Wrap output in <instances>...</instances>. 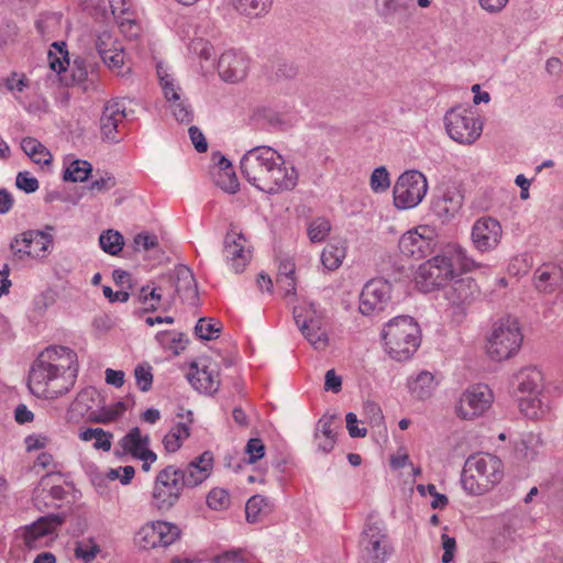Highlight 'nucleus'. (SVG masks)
Listing matches in <instances>:
<instances>
[{"instance_id":"obj_1","label":"nucleus","mask_w":563,"mask_h":563,"mask_svg":"<svg viewBox=\"0 0 563 563\" xmlns=\"http://www.w3.org/2000/svg\"><path fill=\"white\" fill-rule=\"evenodd\" d=\"M478 264L468 257L466 251L457 244H448L440 254L422 263L416 274V283L423 292L445 288L455 277L457 268L468 272Z\"/></svg>"},{"instance_id":"obj_2","label":"nucleus","mask_w":563,"mask_h":563,"mask_svg":"<svg viewBox=\"0 0 563 563\" xmlns=\"http://www.w3.org/2000/svg\"><path fill=\"white\" fill-rule=\"evenodd\" d=\"M386 351L396 361H407L421 343V330L410 316H398L389 320L382 333Z\"/></svg>"},{"instance_id":"obj_3","label":"nucleus","mask_w":563,"mask_h":563,"mask_svg":"<svg viewBox=\"0 0 563 563\" xmlns=\"http://www.w3.org/2000/svg\"><path fill=\"white\" fill-rule=\"evenodd\" d=\"M51 352L42 351L31 366L27 386L30 391L44 398H58L69 391V386L55 384L60 377L52 366Z\"/></svg>"},{"instance_id":"obj_4","label":"nucleus","mask_w":563,"mask_h":563,"mask_svg":"<svg viewBox=\"0 0 563 563\" xmlns=\"http://www.w3.org/2000/svg\"><path fill=\"white\" fill-rule=\"evenodd\" d=\"M523 336L516 318H501L495 323L487 343L492 360L503 361L514 356L521 346Z\"/></svg>"},{"instance_id":"obj_5","label":"nucleus","mask_w":563,"mask_h":563,"mask_svg":"<svg viewBox=\"0 0 563 563\" xmlns=\"http://www.w3.org/2000/svg\"><path fill=\"white\" fill-rule=\"evenodd\" d=\"M543 383V375L536 366L521 368L512 376L511 386L522 396L519 397L521 412L528 418H536L541 400L538 398Z\"/></svg>"},{"instance_id":"obj_6","label":"nucleus","mask_w":563,"mask_h":563,"mask_svg":"<svg viewBox=\"0 0 563 563\" xmlns=\"http://www.w3.org/2000/svg\"><path fill=\"white\" fill-rule=\"evenodd\" d=\"M51 231H54V227L46 225L45 230H27L16 234L10 243V250L14 257L20 261L46 258L54 245Z\"/></svg>"},{"instance_id":"obj_7","label":"nucleus","mask_w":563,"mask_h":563,"mask_svg":"<svg viewBox=\"0 0 563 563\" xmlns=\"http://www.w3.org/2000/svg\"><path fill=\"white\" fill-rule=\"evenodd\" d=\"M276 161H280V154L274 148L256 146L242 156L241 173L252 186L261 189Z\"/></svg>"},{"instance_id":"obj_8","label":"nucleus","mask_w":563,"mask_h":563,"mask_svg":"<svg viewBox=\"0 0 563 563\" xmlns=\"http://www.w3.org/2000/svg\"><path fill=\"white\" fill-rule=\"evenodd\" d=\"M65 520L66 514L60 512L43 516L33 522L24 534V543L27 549L24 561H32V563H55L56 558L53 553L48 551L34 553L33 550L36 547L35 542L38 538L53 533Z\"/></svg>"},{"instance_id":"obj_9","label":"nucleus","mask_w":563,"mask_h":563,"mask_svg":"<svg viewBox=\"0 0 563 563\" xmlns=\"http://www.w3.org/2000/svg\"><path fill=\"white\" fill-rule=\"evenodd\" d=\"M360 548L367 560L376 563L390 560L395 552L383 521L366 522L360 538Z\"/></svg>"},{"instance_id":"obj_10","label":"nucleus","mask_w":563,"mask_h":563,"mask_svg":"<svg viewBox=\"0 0 563 563\" xmlns=\"http://www.w3.org/2000/svg\"><path fill=\"white\" fill-rule=\"evenodd\" d=\"M176 474L177 467L167 465L156 475L152 493V506L159 512L164 514L172 510L181 497L185 488Z\"/></svg>"},{"instance_id":"obj_11","label":"nucleus","mask_w":563,"mask_h":563,"mask_svg":"<svg viewBox=\"0 0 563 563\" xmlns=\"http://www.w3.org/2000/svg\"><path fill=\"white\" fill-rule=\"evenodd\" d=\"M428 190L426 176L419 170L402 173L393 189L394 203L398 209H410L420 203Z\"/></svg>"},{"instance_id":"obj_12","label":"nucleus","mask_w":563,"mask_h":563,"mask_svg":"<svg viewBox=\"0 0 563 563\" xmlns=\"http://www.w3.org/2000/svg\"><path fill=\"white\" fill-rule=\"evenodd\" d=\"M444 123L450 137L461 144H473L482 133V123L473 111L462 107L450 109L444 115Z\"/></svg>"},{"instance_id":"obj_13","label":"nucleus","mask_w":563,"mask_h":563,"mask_svg":"<svg viewBox=\"0 0 563 563\" xmlns=\"http://www.w3.org/2000/svg\"><path fill=\"white\" fill-rule=\"evenodd\" d=\"M391 284L382 278L367 282L360 295V311L369 316L384 311L390 303Z\"/></svg>"},{"instance_id":"obj_14","label":"nucleus","mask_w":563,"mask_h":563,"mask_svg":"<svg viewBox=\"0 0 563 563\" xmlns=\"http://www.w3.org/2000/svg\"><path fill=\"white\" fill-rule=\"evenodd\" d=\"M493 394L486 385L468 387L460 397L456 413L465 420L482 416L492 405Z\"/></svg>"},{"instance_id":"obj_15","label":"nucleus","mask_w":563,"mask_h":563,"mask_svg":"<svg viewBox=\"0 0 563 563\" xmlns=\"http://www.w3.org/2000/svg\"><path fill=\"white\" fill-rule=\"evenodd\" d=\"M503 229L499 221L493 217L484 216L475 221L472 227V242L476 250L489 252L500 243Z\"/></svg>"},{"instance_id":"obj_16","label":"nucleus","mask_w":563,"mask_h":563,"mask_svg":"<svg viewBox=\"0 0 563 563\" xmlns=\"http://www.w3.org/2000/svg\"><path fill=\"white\" fill-rule=\"evenodd\" d=\"M294 320L301 334L317 351H323L329 345V336L321 317L302 313V309L294 308Z\"/></svg>"},{"instance_id":"obj_17","label":"nucleus","mask_w":563,"mask_h":563,"mask_svg":"<svg viewBox=\"0 0 563 563\" xmlns=\"http://www.w3.org/2000/svg\"><path fill=\"white\" fill-rule=\"evenodd\" d=\"M213 468V454L205 451L189 462L185 468L177 467V477L184 488H194L203 483Z\"/></svg>"},{"instance_id":"obj_18","label":"nucleus","mask_w":563,"mask_h":563,"mask_svg":"<svg viewBox=\"0 0 563 563\" xmlns=\"http://www.w3.org/2000/svg\"><path fill=\"white\" fill-rule=\"evenodd\" d=\"M44 352H51L52 366L65 382L62 386H69L70 389L76 382L78 373L77 354L69 347L54 345L46 347Z\"/></svg>"},{"instance_id":"obj_19","label":"nucleus","mask_w":563,"mask_h":563,"mask_svg":"<svg viewBox=\"0 0 563 563\" xmlns=\"http://www.w3.org/2000/svg\"><path fill=\"white\" fill-rule=\"evenodd\" d=\"M169 283L175 288L173 299L178 296L183 302L190 306L198 305V285L189 267L181 264L177 265L169 275Z\"/></svg>"},{"instance_id":"obj_20","label":"nucleus","mask_w":563,"mask_h":563,"mask_svg":"<svg viewBox=\"0 0 563 563\" xmlns=\"http://www.w3.org/2000/svg\"><path fill=\"white\" fill-rule=\"evenodd\" d=\"M298 181V173L295 167H287L280 155V161H276L268 174L267 179L261 187V191L275 195L285 190H291Z\"/></svg>"},{"instance_id":"obj_21","label":"nucleus","mask_w":563,"mask_h":563,"mask_svg":"<svg viewBox=\"0 0 563 563\" xmlns=\"http://www.w3.org/2000/svg\"><path fill=\"white\" fill-rule=\"evenodd\" d=\"M223 256L231 264L234 273H242L250 263L252 254L245 247V238L242 233L230 230L223 242Z\"/></svg>"},{"instance_id":"obj_22","label":"nucleus","mask_w":563,"mask_h":563,"mask_svg":"<svg viewBox=\"0 0 563 563\" xmlns=\"http://www.w3.org/2000/svg\"><path fill=\"white\" fill-rule=\"evenodd\" d=\"M129 113L125 107V99H113L106 103L101 118L100 130L102 139L111 142H119L117 139L118 125Z\"/></svg>"},{"instance_id":"obj_23","label":"nucleus","mask_w":563,"mask_h":563,"mask_svg":"<svg viewBox=\"0 0 563 563\" xmlns=\"http://www.w3.org/2000/svg\"><path fill=\"white\" fill-rule=\"evenodd\" d=\"M464 196L455 187H448L431 202V210L443 223L451 221L461 210Z\"/></svg>"},{"instance_id":"obj_24","label":"nucleus","mask_w":563,"mask_h":563,"mask_svg":"<svg viewBox=\"0 0 563 563\" xmlns=\"http://www.w3.org/2000/svg\"><path fill=\"white\" fill-rule=\"evenodd\" d=\"M247 69V58L244 54L234 49L222 53L218 60V74L228 82L242 80L246 76Z\"/></svg>"},{"instance_id":"obj_25","label":"nucleus","mask_w":563,"mask_h":563,"mask_svg":"<svg viewBox=\"0 0 563 563\" xmlns=\"http://www.w3.org/2000/svg\"><path fill=\"white\" fill-rule=\"evenodd\" d=\"M450 282L451 284L448 283L444 288V296L454 306L468 305L479 295L478 285L470 276L457 278L455 274V277Z\"/></svg>"},{"instance_id":"obj_26","label":"nucleus","mask_w":563,"mask_h":563,"mask_svg":"<svg viewBox=\"0 0 563 563\" xmlns=\"http://www.w3.org/2000/svg\"><path fill=\"white\" fill-rule=\"evenodd\" d=\"M187 379L196 390L207 395L216 394L220 387L218 372L206 364L200 366L198 362L190 364Z\"/></svg>"},{"instance_id":"obj_27","label":"nucleus","mask_w":563,"mask_h":563,"mask_svg":"<svg viewBox=\"0 0 563 563\" xmlns=\"http://www.w3.org/2000/svg\"><path fill=\"white\" fill-rule=\"evenodd\" d=\"M465 463L468 471L474 467L483 475L484 479L489 481V486L492 488L503 479V462L499 457L493 454L470 456Z\"/></svg>"},{"instance_id":"obj_28","label":"nucleus","mask_w":563,"mask_h":563,"mask_svg":"<svg viewBox=\"0 0 563 563\" xmlns=\"http://www.w3.org/2000/svg\"><path fill=\"white\" fill-rule=\"evenodd\" d=\"M431 240L419 234L417 230L408 231L398 242L399 251L406 257L421 260L431 254Z\"/></svg>"},{"instance_id":"obj_29","label":"nucleus","mask_w":563,"mask_h":563,"mask_svg":"<svg viewBox=\"0 0 563 563\" xmlns=\"http://www.w3.org/2000/svg\"><path fill=\"white\" fill-rule=\"evenodd\" d=\"M533 280L537 290L552 294L563 282V269L553 263L542 264L534 271Z\"/></svg>"},{"instance_id":"obj_30","label":"nucleus","mask_w":563,"mask_h":563,"mask_svg":"<svg viewBox=\"0 0 563 563\" xmlns=\"http://www.w3.org/2000/svg\"><path fill=\"white\" fill-rule=\"evenodd\" d=\"M468 471L466 463L464 464L461 483L463 488L471 495H483L492 487L489 481L484 479L483 475L474 467Z\"/></svg>"},{"instance_id":"obj_31","label":"nucleus","mask_w":563,"mask_h":563,"mask_svg":"<svg viewBox=\"0 0 563 563\" xmlns=\"http://www.w3.org/2000/svg\"><path fill=\"white\" fill-rule=\"evenodd\" d=\"M22 151L35 164L51 165L53 157L49 151L36 139L26 136L21 141Z\"/></svg>"},{"instance_id":"obj_32","label":"nucleus","mask_w":563,"mask_h":563,"mask_svg":"<svg viewBox=\"0 0 563 563\" xmlns=\"http://www.w3.org/2000/svg\"><path fill=\"white\" fill-rule=\"evenodd\" d=\"M124 452L130 453L134 459L148 448L150 437L142 435L139 427L132 428L120 441Z\"/></svg>"},{"instance_id":"obj_33","label":"nucleus","mask_w":563,"mask_h":563,"mask_svg":"<svg viewBox=\"0 0 563 563\" xmlns=\"http://www.w3.org/2000/svg\"><path fill=\"white\" fill-rule=\"evenodd\" d=\"M434 387V377L427 371L420 372L416 378L408 382V388L411 395L420 400L429 398Z\"/></svg>"},{"instance_id":"obj_34","label":"nucleus","mask_w":563,"mask_h":563,"mask_svg":"<svg viewBox=\"0 0 563 563\" xmlns=\"http://www.w3.org/2000/svg\"><path fill=\"white\" fill-rule=\"evenodd\" d=\"M190 437V429L187 423L178 422L172 430L164 437L163 444L167 452L175 453L181 445L183 441Z\"/></svg>"},{"instance_id":"obj_35","label":"nucleus","mask_w":563,"mask_h":563,"mask_svg":"<svg viewBox=\"0 0 563 563\" xmlns=\"http://www.w3.org/2000/svg\"><path fill=\"white\" fill-rule=\"evenodd\" d=\"M345 254L346 250L343 243L328 244L321 254L322 265L328 271H334L341 266Z\"/></svg>"},{"instance_id":"obj_36","label":"nucleus","mask_w":563,"mask_h":563,"mask_svg":"<svg viewBox=\"0 0 563 563\" xmlns=\"http://www.w3.org/2000/svg\"><path fill=\"white\" fill-rule=\"evenodd\" d=\"M236 11L247 16H260L266 13L272 5V0H232Z\"/></svg>"},{"instance_id":"obj_37","label":"nucleus","mask_w":563,"mask_h":563,"mask_svg":"<svg viewBox=\"0 0 563 563\" xmlns=\"http://www.w3.org/2000/svg\"><path fill=\"white\" fill-rule=\"evenodd\" d=\"M112 433L104 431L101 428H87L79 433V439L82 441L96 440L93 448L97 450L110 451Z\"/></svg>"},{"instance_id":"obj_38","label":"nucleus","mask_w":563,"mask_h":563,"mask_svg":"<svg viewBox=\"0 0 563 563\" xmlns=\"http://www.w3.org/2000/svg\"><path fill=\"white\" fill-rule=\"evenodd\" d=\"M92 172V166L87 161L75 159L65 169L63 179L65 181H86Z\"/></svg>"},{"instance_id":"obj_39","label":"nucleus","mask_w":563,"mask_h":563,"mask_svg":"<svg viewBox=\"0 0 563 563\" xmlns=\"http://www.w3.org/2000/svg\"><path fill=\"white\" fill-rule=\"evenodd\" d=\"M100 247L110 255H118L124 245L123 235L114 230L103 231L99 236Z\"/></svg>"},{"instance_id":"obj_40","label":"nucleus","mask_w":563,"mask_h":563,"mask_svg":"<svg viewBox=\"0 0 563 563\" xmlns=\"http://www.w3.org/2000/svg\"><path fill=\"white\" fill-rule=\"evenodd\" d=\"M152 525L155 527L156 536L158 537L159 543L163 548L174 543L180 536V529L174 523L167 521H156Z\"/></svg>"},{"instance_id":"obj_41","label":"nucleus","mask_w":563,"mask_h":563,"mask_svg":"<svg viewBox=\"0 0 563 563\" xmlns=\"http://www.w3.org/2000/svg\"><path fill=\"white\" fill-rule=\"evenodd\" d=\"M263 511H271L269 500L262 495L252 496L245 505V518L250 523L258 520V515Z\"/></svg>"},{"instance_id":"obj_42","label":"nucleus","mask_w":563,"mask_h":563,"mask_svg":"<svg viewBox=\"0 0 563 563\" xmlns=\"http://www.w3.org/2000/svg\"><path fill=\"white\" fill-rule=\"evenodd\" d=\"M222 330L220 322H216L212 318H200L195 327V333L205 341H210L219 335Z\"/></svg>"},{"instance_id":"obj_43","label":"nucleus","mask_w":563,"mask_h":563,"mask_svg":"<svg viewBox=\"0 0 563 563\" xmlns=\"http://www.w3.org/2000/svg\"><path fill=\"white\" fill-rule=\"evenodd\" d=\"M255 558L243 549H231L214 555L211 563H250Z\"/></svg>"},{"instance_id":"obj_44","label":"nucleus","mask_w":563,"mask_h":563,"mask_svg":"<svg viewBox=\"0 0 563 563\" xmlns=\"http://www.w3.org/2000/svg\"><path fill=\"white\" fill-rule=\"evenodd\" d=\"M45 489L43 488L41 492L38 488L34 490L33 500L35 506L41 510L42 504L44 506H48L45 499L51 497L53 500L60 501L66 498L68 493L60 485H53L49 490L44 495Z\"/></svg>"},{"instance_id":"obj_45","label":"nucleus","mask_w":563,"mask_h":563,"mask_svg":"<svg viewBox=\"0 0 563 563\" xmlns=\"http://www.w3.org/2000/svg\"><path fill=\"white\" fill-rule=\"evenodd\" d=\"M136 542L139 547L143 550L155 549L162 547L156 536V530L153 525L144 526L136 536Z\"/></svg>"},{"instance_id":"obj_46","label":"nucleus","mask_w":563,"mask_h":563,"mask_svg":"<svg viewBox=\"0 0 563 563\" xmlns=\"http://www.w3.org/2000/svg\"><path fill=\"white\" fill-rule=\"evenodd\" d=\"M99 551V545L92 539L76 542L74 549L75 558L85 562L93 560Z\"/></svg>"},{"instance_id":"obj_47","label":"nucleus","mask_w":563,"mask_h":563,"mask_svg":"<svg viewBox=\"0 0 563 563\" xmlns=\"http://www.w3.org/2000/svg\"><path fill=\"white\" fill-rule=\"evenodd\" d=\"M331 225L324 218L313 220L308 227V236L311 242L318 243L323 241L329 234Z\"/></svg>"},{"instance_id":"obj_48","label":"nucleus","mask_w":563,"mask_h":563,"mask_svg":"<svg viewBox=\"0 0 563 563\" xmlns=\"http://www.w3.org/2000/svg\"><path fill=\"white\" fill-rule=\"evenodd\" d=\"M216 185L228 194H236L240 189L239 179L233 170L218 172L214 179Z\"/></svg>"},{"instance_id":"obj_49","label":"nucleus","mask_w":563,"mask_h":563,"mask_svg":"<svg viewBox=\"0 0 563 563\" xmlns=\"http://www.w3.org/2000/svg\"><path fill=\"white\" fill-rule=\"evenodd\" d=\"M207 505L213 510H223L230 505L229 493L223 488H213L207 495Z\"/></svg>"},{"instance_id":"obj_50","label":"nucleus","mask_w":563,"mask_h":563,"mask_svg":"<svg viewBox=\"0 0 563 563\" xmlns=\"http://www.w3.org/2000/svg\"><path fill=\"white\" fill-rule=\"evenodd\" d=\"M389 175L384 166L374 169L371 176V188L375 192H383L389 187Z\"/></svg>"},{"instance_id":"obj_51","label":"nucleus","mask_w":563,"mask_h":563,"mask_svg":"<svg viewBox=\"0 0 563 563\" xmlns=\"http://www.w3.org/2000/svg\"><path fill=\"white\" fill-rule=\"evenodd\" d=\"M134 376L136 379V385L141 391L146 393L152 388L153 374L152 367L150 365H137L134 369Z\"/></svg>"},{"instance_id":"obj_52","label":"nucleus","mask_w":563,"mask_h":563,"mask_svg":"<svg viewBox=\"0 0 563 563\" xmlns=\"http://www.w3.org/2000/svg\"><path fill=\"white\" fill-rule=\"evenodd\" d=\"M245 453L249 455L247 462L250 464L256 463L265 455V445L258 438H252L245 445Z\"/></svg>"},{"instance_id":"obj_53","label":"nucleus","mask_w":563,"mask_h":563,"mask_svg":"<svg viewBox=\"0 0 563 563\" xmlns=\"http://www.w3.org/2000/svg\"><path fill=\"white\" fill-rule=\"evenodd\" d=\"M172 112L175 119L180 123H190L194 120L192 109L189 104L185 103L180 99L170 104Z\"/></svg>"},{"instance_id":"obj_54","label":"nucleus","mask_w":563,"mask_h":563,"mask_svg":"<svg viewBox=\"0 0 563 563\" xmlns=\"http://www.w3.org/2000/svg\"><path fill=\"white\" fill-rule=\"evenodd\" d=\"M15 186L25 194H33L38 189V180L29 172H19L15 178Z\"/></svg>"},{"instance_id":"obj_55","label":"nucleus","mask_w":563,"mask_h":563,"mask_svg":"<svg viewBox=\"0 0 563 563\" xmlns=\"http://www.w3.org/2000/svg\"><path fill=\"white\" fill-rule=\"evenodd\" d=\"M102 62L111 69H121L124 64V53L120 45L112 48L111 53H106L100 57Z\"/></svg>"},{"instance_id":"obj_56","label":"nucleus","mask_w":563,"mask_h":563,"mask_svg":"<svg viewBox=\"0 0 563 563\" xmlns=\"http://www.w3.org/2000/svg\"><path fill=\"white\" fill-rule=\"evenodd\" d=\"M133 243L135 250L139 251L142 247L144 251H150L158 247V239L155 234L148 232H141L134 236Z\"/></svg>"},{"instance_id":"obj_57","label":"nucleus","mask_w":563,"mask_h":563,"mask_svg":"<svg viewBox=\"0 0 563 563\" xmlns=\"http://www.w3.org/2000/svg\"><path fill=\"white\" fill-rule=\"evenodd\" d=\"M114 46H117L115 41L112 40L111 34L108 32L101 33L95 41V48L100 57L106 53H111Z\"/></svg>"},{"instance_id":"obj_58","label":"nucleus","mask_w":563,"mask_h":563,"mask_svg":"<svg viewBox=\"0 0 563 563\" xmlns=\"http://www.w3.org/2000/svg\"><path fill=\"white\" fill-rule=\"evenodd\" d=\"M157 76L159 77L161 86L164 90L165 98L172 102L178 101L180 97L177 90L175 89L173 79L169 77V75L161 76V68H158Z\"/></svg>"},{"instance_id":"obj_59","label":"nucleus","mask_w":563,"mask_h":563,"mask_svg":"<svg viewBox=\"0 0 563 563\" xmlns=\"http://www.w3.org/2000/svg\"><path fill=\"white\" fill-rule=\"evenodd\" d=\"M117 185V180L114 176H112L109 173H106L104 176L100 177L99 179L93 180L89 185V190L97 191V192H104L110 189H112Z\"/></svg>"},{"instance_id":"obj_60","label":"nucleus","mask_w":563,"mask_h":563,"mask_svg":"<svg viewBox=\"0 0 563 563\" xmlns=\"http://www.w3.org/2000/svg\"><path fill=\"white\" fill-rule=\"evenodd\" d=\"M346 429L351 438H364L367 434L366 428H360L357 426L358 420L355 413L349 412L345 416Z\"/></svg>"},{"instance_id":"obj_61","label":"nucleus","mask_w":563,"mask_h":563,"mask_svg":"<svg viewBox=\"0 0 563 563\" xmlns=\"http://www.w3.org/2000/svg\"><path fill=\"white\" fill-rule=\"evenodd\" d=\"M442 548H443V555L441 563H451L454 558V551L456 548L455 539L443 533L442 534Z\"/></svg>"},{"instance_id":"obj_62","label":"nucleus","mask_w":563,"mask_h":563,"mask_svg":"<svg viewBox=\"0 0 563 563\" xmlns=\"http://www.w3.org/2000/svg\"><path fill=\"white\" fill-rule=\"evenodd\" d=\"M188 132L196 151L205 153L208 150V143L203 133L195 125L190 126Z\"/></svg>"},{"instance_id":"obj_63","label":"nucleus","mask_w":563,"mask_h":563,"mask_svg":"<svg viewBox=\"0 0 563 563\" xmlns=\"http://www.w3.org/2000/svg\"><path fill=\"white\" fill-rule=\"evenodd\" d=\"M324 389L338 394L342 389V378L334 369H329L324 376Z\"/></svg>"},{"instance_id":"obj_64","label":"nucleus","mask_w":563,"mask_h":563,"mask_svg":"<svg viewBox=\"0 0 563 563\" xmlns=\"http://www.w3.org/2000/svg\"><path fill=\"white\" fill-rule=\"evenodd\" d=\"M97 395H98V393L93 387L84 388L77 395L76 402L78 406H82L86 409H91Z\"/></svg>"}]
</instances>
